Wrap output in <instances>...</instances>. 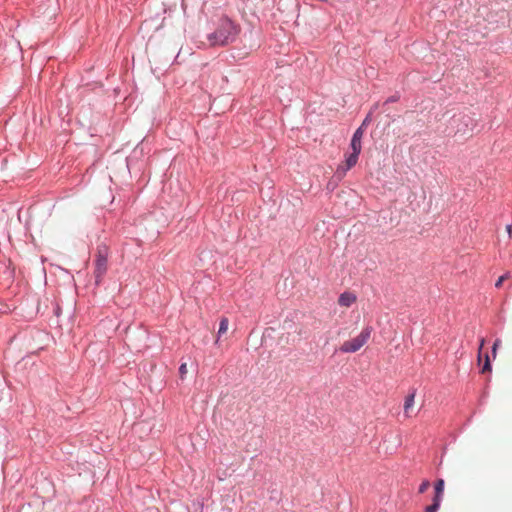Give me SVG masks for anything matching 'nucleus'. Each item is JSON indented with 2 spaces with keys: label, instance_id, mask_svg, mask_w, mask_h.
Segmentation results:
<instances>
[{
  "label": "nucleus",
  "instance_id": "6",
  "mask_svg": "<svg viewBox=\"0 0 512 512\" xmlns=\"http://www.w3.org/2000/svg\"><path fill=\"white\" fill-rule=\"evenodd\" d=\"M445 482L443 479H438L434 484L435 495L433 497V502L441 504L443 492H444Z\"/></svg>",
  "mask_w": 512,
  "mask_h": 512
},
{
  "label": "nucleus",
  "instance_id": "13",
  "mask_svg": "<svg viewBox=\"0 0 512 512\" xmlns=\"http://www.w3.org/2000/svg\"><path fill=\"white\" fill-rule=\"evenodd\" d=\"M439 507V503L433 502L431 505L426 507L425 512H437Z\"/></svg>",
  "mask_w": 512,
  "mask_h": 512
},
{
  "label": "nucleus",
  "instance_id": "17",
  "mask_svg": "<svg viewBox=\"0 0 512 512\" xmlns=\"http://www.w3.org/2000/svg\"><path fill=\"white\" fill-rule=\"evenodd\" d=\"M506 230L509 233V235H511L512 234V225H507Z\"/></svg>",
  "mask_w": 512,
  "mask_h": 512
},
{
  "label": "nucleus",
  "instance_id": "14",
  "mask_svg": "<svg viewBox=\"0 0 512 512\" xmlns=\"http://www.w3.org/2000/svg\"><path fill=\"white\" fill-rule=\"evenodd\" d=\"M179 373H180V377L181 378H184V376L186 375L187 373V365L185 363H183L180 368H179Z\"/></svg>",
  "mask_w": 512,
  "mask_h": 512
},
{
  "label": "nucleus",
  "instance_id": "4",
  "mask_svg": "<svg viewBox=\"0 0 512 512\" xmlns=\"http://www.w3.org/2000/svg\"><path fill=\"white\" fill-rule=\"evenodd\" d=\"M364 131L362 127H359L353 134L352 140H351V148L352 151L355 152H361L362 146H361V140L363 137Z\"/></svg>",
  "mask_w": 512,
  "mask_h": 512
},
{
  "label": "nucleus",
  "instance_id": "15",
  "mask_svg": "<svg viewBox=\"0 0 512 512\" xmlns=\"http://www.w3.org/2000/svg\"><path fill=\"white\" fill-rule=\"evenodd\" d=\"M507 278H508V273H507V274H505V275H503V276H501V277L497 280V282L495 283V286H496L497 288H499V287L502 285L503 281H504L505 279H507Z\"/></svg>",
  "mask_w": 512,
  "mask_h": 512
},
{
  "label": "nucleus",
  "instance_id": "8",
  "mask_svg": "<svg viewBox=\"0 0 512 512\" xmlns=\"http://www.w3.org/2000/svg\"><path fill=\"white\" fill-rule=\"evenodd\" d=\"M360 152L352 151V153L345 160V169H351L356 165Z\"/></svg>",
  "mask_w": 512,
  "mask_h": 512
},
{
  "label": "nucleus",
  "instance_id": "3",
  "mask_svg": "<svg viewBox=\"0 0 512 512\" xmlns=\"http://www.w3.org/2000/svg\"><path fill=\"white\" fill-rule=\"evenodd\" d=\"M108 248L105 245H101L97 249V254L95 258V281L96 284H99L102 280V277L107 271L108 267Z\"/></svg>",
  "mask_w": 512,
  "mask_h": 512
},
{
  "label": "nucleus",
  "instance_id": "11",
  "mask_svg": "<svg viewBox=\"0 0 512 512\" xmlns=\"http://www.w3.org/2000/svg\"><path fill=\"white\" fill-rule=\"evenodd\" d=\"M349 169H345V164H340L336 170V175L342 178Z\"/></svg>",
  "mask_w": 512,
  "mask_h": 512
},
{
  "label": "nucleus",
  "instance_id": "16",
  "mask_svg": "<svg viewBox=\"0 0 512 512\" xmlns=\"http://www.w3.org/2000/svg\"><path fill=\"white\" fill-rule=\"evenodd\" d=\"M499 344H500V341H499V340H496V341L494 342V344H493V353H495V351H496L497 347L499 346Z\"/></svg>",
  "mask_w": 512,
  "mask_h": 512
},
{
  "label": "nucleus",
  "instance_id": "10",
  "mask_svg": "<svg viewBox=\"0 0 512 512\" xmlns=\"http://www.w3.org/2000/svg\"><path fill=\"white\" fill-rule=\"evenodd\" d=\"M430 487V482L428 480H423L422 483L419 486L418 492L420 494H423L427 491V489Z\"/></svg>",
  "mask_w": 512,
  "mask_h": 512
},
{
  "label": "nucleus",
  "instance_id": "19",
  "mask_svg": "<svg viewBox=\"0 0 512 512\" xmlns=\"http://www.w3.org/2000/svg\"><path fill=\"white\" fill-rule=\"evenodd\" d=\"M484 345V340L482 339L481 340V345H480V349L482 348V346Z\"/></svg>",
  "mask_w": 512,
  "mask_h": 512
},
{
  "label": "nucleus",
  "instance_id": "7",
  "mask_svg": "<svg viewBox=\"0 0 512 512\" xmlns=\"http://www.w3.org/2000/svg\"><path fill=\"white\" fill-rule=\"evenodd\" d=\"M416 396V391L412 390L405 398L404 402V413L407 417L411 416V411L414 406V400Z\"/></svg>",
  "mask_w": 512,
  "mask_h": 512
},
{
  "label": "nucleus",
  "instance_id": "1",
  "mask_svg": "<svg viewBox=\"0 0 512 512\" xmlns=\"http://www.w3.org/2000/svg\"><path fill=\"white\" fill-rule=\"evenodd\" d=\"M238 33L237 27L229 19H222L216 30L207 35V46H224L232 42Z\"/></svg>",
  "mask_w": 512,
  "mask_h": 512
},
{
  "label": "nucleus",
  "instance_id": "2",
  "mask_svg": "<svg viewBox=\"0 0 512 512\" xmlns=\"http://www.w3.org/2000/svg\"><path fill=\"white\" fill-rule=\"evenodd\" d=\"M372 327H365L361 333L355 338L345 341L340 346V351L343 353H355L359 351L370 339Z\"/></svg>",
  "mask_w": 512,
  "mask_h": 512
},
{
  "label": "nucleus",
  "instance_id": "9",
  "mask_svg": "<svg viewBox=\"0 0 512 512\" xmlns=\"http://www.w3.org/2000/svg\"><path fill=\"white\" fill-rule=\"evenodd\" d=\"M229 321L226 317H223L220 320L219 330H218V336H221L222 334H225L228 330Z\"/></svg>",
  "mask_w": 512,
  "mask_h": 512
},
{
  "label": "nucleus",
  "instance_id": "12",
  "mask_svg": "<svg viewBox=\"0 0 512 512\" xmlns=\"http://www.w3.org/2000/svg\"><path fill=\"white\" fill-rule=\"evenodd\" d=\"M490 360H489V356L486 354L485 355V362L481 368V373H485L487 371H490Z\"/></svg>",
  "mask_w": 512,
  "mask_h": 512
},
{
  "label": "nucleus",
  "instance_id": "18",
  "mask_svg": "<svg viewBox=\"0 0 512 512\" xmlns=\"http://www.w3.org/2000/svg\"><path fill=\"white\" fill-rule=\"evenodd\" d=\"M481 360H482V356H481V352H479V356H478L479 363H481Z\"/></svg>",
  "mask_w": 512,
  "mask_h": 512
},
{
  "label": "nucleus",
  "instance_id": "5",
  "mask_svg": "<svg viewBox=\"0 0 512 512\" xmlns=\"http://www.w3.org/2000/svg\"><path fill=\"white\" fill-rule=\"evenodd\" d=\"M356 295L351 292H344L338 298V304L343 307H350L356 302Z\"/></svg>",
  "mask_w": 512,
  "mask_h": 512
}]
</instances>
